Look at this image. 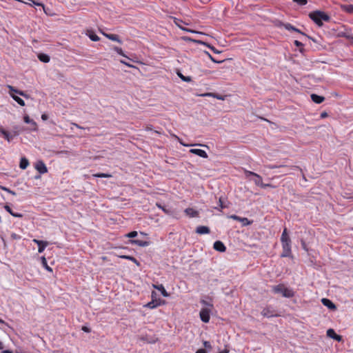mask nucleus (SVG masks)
<instances>
[{"label":"nucleus","mask_w":353,"mask_h":353,"mask_svg":"<svg viewBox=\"0 0 353 353\" xmlns=\"http://www.w3.org/2000/svg\"><path fill=\"white\" fill-rule=\"evenodd\" d=\"M309 17L319 27L323 26V21L328 22L330 20V17L321 10H315L310 12Z\"/></svg>","instance_id":"1"},{"label":"nucleus","mask_w":353,"mask_h":353,"mask_svg":"<svg viewBox=\"0 0 353 353\" xmlns=\"http://www.w3.org/2000/svg\"><path fill=\"white\" fill-rule=\"evenodd\" d=\"M272 291L275 294H281L283 297L286 298H292L294 296L293 290L285 287L284 284L273 286Z\"/></svg>","instance_id":"2"},{"label":"nucleus","mask_w":353,"mask_h":353,"mask_svg":"<svg viewBox=\"0 0 353 353\" xmlns=\"http://www.w3.org/2000/svg\"><path fill=\"white\" fill-rule=\"evenodd\" d=\"M270 168H271V169L282 168V169H283V171H280L279 172H281V173L283 172L284 174L290 173L291 171L293 170H300V168L298 166H288V165H270Z\"/></svg>","instance_id":"3"},{"label":"nucleus","mask_w":353,"mask_h":353,"mask_svg":"<svg viewBox=\"0 0 353 353\" xmlns=\"http://www.w3.org/2000/svg\"><path fill=\"white\" fill-rule=\"evenodd\" d=\"M210 309L202 308L200 311L201 320L204 323H208L210 319Z\"/></svg>","instance_id":"4"},{"label":"nucleus","mask_w":353,"mask_h":353,"mask_svg":"<svg viewBox=\"0 0 353 353\" xmlns=\"http://www.w3.org/2000/svg\"><path fill=\"white\" fill-rule=\"evenodd\" d=\"M157 294L155 292H152V300L148 303L145 306L150 308V309H154V308H156L157 307H158L159 305H161V301L160 300H157V299H154V297L156 296Z\"/></svg>","instance_id":"5"},{"label":"nucleus","mask_w":353,"mask_h":353,"mask_svg":"<svg viewBox=\"0 0 353 353\" xmlns=\"http://www.w3.org/2000/svg\"><path fill=\"white\" fill-rule=\"evenodd\" d=\"M282 26L288 30H292V31L299 32V33L303 34V36L307 37L308 39H312L313 41L316 42V41L314 39H312V37H310L309 36H307L305 34L302 32L300 30L297 29L296 28H295L290 23H282Z\"/></svg>","instance_id":"6"},{"label":"nucleus","mask_w":353,"mask_h":353,"mask_svg":"<svg viewBox=\"0 0 353 353\" xmlns=\"http://www.w3.org/2000/svg\"><path fill=\"white\" fill-rule=\"evenodd\" d=\"M0 133L8 142H10L13 139V137L17 135L16 132L12 134L2 127H0Z\"/></svg>","instance_id":"7"},{"label":"nucleus","mask_w":353,"mask_h":353,"mask_svg":"<svg viewBox=\"0 0 353 353\" xmlns=\"http://www.w3.org/2000/svg\"><path fill=\"white\" fill-rule=\"evenodd\" d=\"M35 168L40 174H45L48 172L47 167L42 161L36 163Z\"/></svg>","instance_id":"8"},{"label":"nucleus","mask_w":353,"mask_h":353,"mask_svg":"<svg viewBox=\"0 0 353 353\" xmlns=\"http://www.w3.org/2000/svg\"><path fill=\"white\" fill-rule=\"evenodd\" d=\"M261 314L263 316L267 317V318H270V317L277 316V314H276L275 311L273 309H272L271 307L264 308L261 312Z\"/></svg>","instance_id":"9"},{"label":"nucleus","mask_w":353,"mask_h":353,"mask_svg":"<svg viewBox=\"0 0 353 353\" xmlns=\"http://www.w3.org/2000/svg\"><path fill=\"white\" fill-rule=\"evenodd\" d=\"M33 242L37 244L38 245V252L39 253H41L44 251L45 248L48 245V243L47 241H43L38 239H33Z\"/></svg>","instance_id":"10"},{"label":"nucleus","mask_w":353,"mask_h":353,"mask_svg":"<svg viewBox=\"0 0 353 353\" xmlns=\"http://www.w3.org/2000/svg\"><path fill=\"white\" fill-rule=\"evenodd\" d=\"M283 252L281 254V257H290L292 255L291 245L287 244L282 245Z\"/></svg>","instance_id":"11"},{"label":"nucleus","mask_w":353,"mask_h":353,"mask_svg":"<svg viewBox=\"0 0 353 353\" xmlns=\"http://www.w3.org/2000/svg\"><path fill=\"white\" fill-rule=\"evenodd\" d=\"M281 241L282 245H286V243L291 245V239L288 234L286 228H285L283 231V233H282L281 237Z\"/></svg>","instance_id":"12"},{"label":"nucleus","mask_w":353,"mask_h":353,"mask_svg":"<svg viewBox=\"0 0 353 353\" xmlns=\"http://www.w3.org/2000/svg\"><path fill=\"white\" fill-rule=\"evenodd\" d=\"M321 303H323V305L326 306L331 310H334L336 309L335 304L328 299L323 298L321 299Z\"/></svg>","instance_id":"13"},{"label":"nucleus","mask_w":353,"mask_h":353,"mask_svg":"<svg viewBox=\"0 0 353 353\" xmlns=\"http://www.w3.org/2000/svg\"><path fill=\"white\" fill-rule=\"evenodd\" d=\"M327 335L329 337H330V338H332V339H334V340H336L337 341H341L342 340V336L341 335H339V334H336L334 330L333 329H331V328L327 330Z\"/></svg>","instance_id":"14"},{"label":"nucleus","mask_w":353,"mask_h":353,"mask_svg":"<svg viewBox=\"0 0 353 353\" xmlns=\"http://www.w3.org/2000/svg\"><path fill=\"white\" fill-rule=\"evenodd\" d=\"M213 248L216 251H219L221 252H223L226 250V247L225 246V245L220 241H215L214 243Z\"/></svg>","instance_id":"15"},{"label":"nucleus","mask_w":353,"mask_h":353,"mask_svg":"<svg viewBox=\"0 0 353 353\" xmlns=\"http://www.w3.org/2000/svg\"><path fill=\"white\" fill-rule=\"evenodd\" d=\"M190 152L198 155L202 158L206 159L208 157V154L205 152V151L201 149H191L190 150Z\"/></svg>","instance_id":"16"},{"label":"nucleus","mask_w":353,"mask_h":353,"mask_svg":"<svg viewBox=\"0 0 353 353\" xmlns=\"http://www.w3.org/2000/svg\"><path fill=\"white\" fill-rule=\"evenodd\" d=\"M196 232L199 234H206L210 232V230L208 226L200 225L196 228Z\"/></svg>","instance_id":"17"},{"label":"nucleus","mask_w":353,"mask_h":353,"mask_svg":"<svg viewBox=\"0 0 353 353\" xmlns=\"http://www.w3.org/2000/svg\"><path fill=\"white\" fill-rule=\"evenodd\" d=\"M103 34L106 38L109 39L110 40H112V41H117V42H118L119 43H122L121 40L119 39V37L117 34H107V33H105V32H103Z\"/></svg>","instance_id":"18"},{"label":"nucleus","mask_w":353,"mask_h":353,"mask_svg":"<svg viewBox=\"0 0 353 353\" xmlns=\"http://www.w3.org/2000/svg\"><path fill=\"white\" fill-rule=\"evenodd\" d=\"M130 243L132 244L137 245L140 247H147L150 245L149 241H141V240H138V239L130 240Z\"/></svg>","instance_id":"19"},{"label":"nucleus","mask_w":353,"mask_h":353,"mask_svg":"<svg viewBox=\"0 0 353 353\" xmlns=\"http://www.w3.org/2000/svg\"><path fill=\"white\" fill-rule=\"evenodd\" d=\"M184 212L190 217H196L199 216V212L191 208H186Z\"/></svg>","instance_id":"20"},{"label":"nucleus","mask_w":353,"mask_h":353,"mask_svg":"<svg viewBox=\"0 0 353 353\" xmlns=\"http://www.w3.org/2000/svg\"><path fill=\"white\" fill-rule=\"evenodd\" d=\"M153 287H154V288L159 290L161 292V294L164 297L169 296V294L167 292V291L165 290L164 286L162 284H161V285H153Z\"/></svg>","instance_id":"21"},{"label":"nucleus","mask_w":353,"mask_h":353,"mask_svg":"<svg viewBox=\"0 0 353 353\" xmlns=\"http://www.w3.org/2000/svg\"><path fill=\"white\" fill-rule=\"evenodd\" d=\"M311 99L314 103H316L317 104L322 103L325 99V98L323 97L317 95L316 94H312Z\"/></svg>","instance_id":"22"},{"label":"nucleus","mask_w":353,"mask_h":353,"mask_svg":"<svg viewBox=\"0 0 353 353\" xmlns=\"http://www.w3.org/2000/svg\"><path fill=\"white\" fill-rule=\"evenodd\" d=\"M86 34L93 41H98L100 39L99 37L92 30H88Z\"/></svg>","instance_id":"23"},{"label":"nucleus","mask_w":353,"mask_h":353,"mask_svg":"<svg viewBox=\"0 0 353 353\" xmlns=\"http://www.w3.org/2000/svg\"><path fill=\"white\" fill-rule=\"evenodd\" d=\"M38 59L41 61V62H43V63H48L50 61V57L46 54H43V53H40L38 54Z\"/></svg>","instance_id":"24"},{"label":"nucleus","mask_w":353,"mask_h":353,"mask_svg":"<svg viewBox=\"0 0 353 353\" xmlns=\"http://www.w3.org/2000/svg\"><path fill=\"white\" fill-rule=\"evenodd\" d=\"M29 165L28 160L23 157L21 159L19 167L22 170H25Z\"/></svg>","instance_id":"25"},{"label":"nucleus","mask_w":353,"mask_h":353,"mask_svg":"<svg viewBox=\"0 0 353 353\" xmlns=\"http://www.w3.org/2000/svg\"><path fill=\"white\" fill-rule=\"evenodd\" d=\"M341 8L348 14H353V5H342Z\"/></svg>","instance_id":"26"},{"label":"nucleus","mask_w":353,"mask_h":353,"mask_svg":"<svg viewBox=\"0 0 353 353\" xmlns=\"http://www.w3.org/2000/svg\"><path fill=\"white\" fill-rule=\"evenodd\" d=\"M254 182L255 185L258 186L263 185V181H262V177L259 175L258 174H256L254 176Z\"/></svg>","instance_id":"27"},{"label":"nucleus","mask_w":353,"mask_h":353,"mask_svg":"<svg viewBox=\"0 0 353 353\" xmlns=\"http://www.w3.org/2000/svg\"><path fill=\"white\" fill-rule=\"evenodd\" d=\"M11 97H12V99L17 103H19L20 105L21 106H24L25 105V102L24 101L21 99L20 97H19L18 96H16V95H14L12 94H10Z\"/></svg>","instance_id":"28"},{"label":"nucleus","mask_w":353,"mask_h":353,"mask_svg":"<svg viewBox=\"0 0 353 353\" xmlns=\"http://www.w3.org/2000/svg\"><path fill=\"white\" fill-rule=\"evenodd\" d=\"M92 176L98 178H111L112 175L108 173H97L92 174Z\"/></svg>","instance_id":"29"},{"label":"nucleus","mask_w":353,"mask_h":353,"mask_svg":"<svg viewBox=\"0 0 353 353\" xmlns=\"http://www.w3.org/2000/svg\"><path fill=\"white\" fill-rule=\"evenodd\" d=\"M41 263H42L43 266L45 268V269L47 270L49 272H52V268L48 266L47 261H46V259L45 258V256H41Z\"/></svg>","instance_id":"30"},{"label":"nucleus","mask_w":353,"mask_h":353,"mask_svg":"<svg viewBox=\"0 0 353 353\" xmlns=\"http://www.w3.org/2000/svg\"><path fill=\"white\" fill-rule=\"evenodd\" d=\"M239 222H241L243 226H246L252 224V221H250L245 217H241Z\"/></svg>","instance_id":"31"},{"label":"nucleus","mask_w":353,"mask_h":353,"mask_svg":"<svg viewBox=\"0 0 353 353\" xmlns=\"http://www.w3.org/2000/svg\"><path fill=\"white\" fill-rule=\"evenodd\" d=\"M177 74L181 78V79L185 82H190L192 81L191 77L189 76H183L181 72H178Z\"/></svg>","instance_id":"32"},{"label":"nucleus","mask_w":353,"mask_h":353,"mask_svg":"<svg viewBox=\"0 0 353 353\" xmlns=\"http://www.w3.org/2000/svg\"><path fill=\"white\" fill-rule=\"evenodd\" d=\"M23 120H24V122L26 123H31L34 127H36V125H37L36 123L32 119H30V117L28 115H26L23 117Z\"/></svg>","instance_id":"33"},{"label":"nucleus","mask_w":353,"mask_h":353,"mask_svg":"<svg viewBox=\"0 0 353 353\" xmlns=\"http://www.w3.org/2000/svg\"><path fill=\"white\" fill-rule=\"evenodd\" d=\"M198 42H199V43H202V44H203V45L207 46L209 48H210V49H211L214 52H215V53H219V52H219V51H218V50H217L214 47H213V46H210V45H209V44H208V43H205V42L200 41H199Z\"/></svg>","instance_id":"34"},{"label":"nucleus","mask_w":353,"mask_h":353,"mask_svg":"<svg viewBox=\"0 0 353 353\" xmlns=\"http://www.w3.org/2000/svg\"><path fill=\"white\" fill-rule=\"evenodd\" d=\"M8 88L9 89L10 94H12V92H14L19 94V92H21V90H19L12 85H8Z\"/></svg>","instance_id":"35"},{"label":"nucleus","mask_w":353,"mask_h":353,"mask_svg":"<svg viewBox=\"0 0 353 353\" xmlns=\"http://www.w3.org/2000/svg\"><path fill=\"white\" fill-rule=\"evenodd\" d=\"M178 140L179 141V143L183 145V146H186V147H189V146H194V145H200V146H204V147H208L207 145H202V144H185L183 143L180 139L179 137H176Z\"/></svg>","instance_id":"36"},{"label":"nucleus","mask_w":353,"mask_h":353,"mask_svg":"<svg viewBox=\"0 0 353 353\" xmlns=\"http://www.w3.org/2000/svg\"><path fill=\"white\" fill-rule=\"evenodd\" d=\"M203 345L205 347L204 349L207 350L208 351L212 350V345L209 341H203Z\"/></svg>","instance_id":"37"},{"label":"nucleus","mask_w":353,"mask_h":353,"mask_svg":"<svg viewBox=\"0 0 353 353\" xmlns=\"http://www.w3.org/2000/svg\"><path fill=\"white\" fill-rule=\"evenodd\" d=\"M113 49L119 54L122 55L123 57H125V55L123 54V50H122V49L121 48L115 46Z\"/></svg>","instance_id":"38"},{"label":"nucleus","mask_w":353,"mask_h":353,"mask_svg":"<svg viewBox=\"0 0 353 353\" xmlns=\"http://www.w3.org/2000/svg\"><path fill=\"white\" fill-rule=\"evenodd\" d=\"M137 236V231H132L126 234V236L128 238H134Z\"/></svg>","instance_id":"39"},{"label":"nucleus","mask_w":353,"mask_h":353,"mask_svg":"<svg viewBox=\"0 0 353 353\" xmlns=\"http://www.w3.org/2000/svg\"><path fill=\"white\" fill-rule=\"evenodd\" d=\"M128 260H130L131 261H132L133 263H134L137 266H139L140 265V263L137 260L136 258H134V256H130V258H128Z\"/></svg>","instance_id":"40"},{"label":"nucleus","mask_w":353,"mask_h":353,"mask_svg":"<svg viewBox=\"0 0 353 353\" xmlns=\"http://www.w3.org/2000/svg\"><path fill=\"white\" fill-rule=\"evenodd\" d=\"M225 97H226V96L219 95V94H216V93H214V97H214V98H216V99H219V100H222V101H223V100H225Z\"/></svg>","instance_id":"41"},{"label":"nucleus","mask_w":353,"mask_h":353,"mask_svg":"<svg viewBox=\"0 0 353 353\" xmlns=\"http://www.w3.org/2000/svg\"><path fill=\"white\" fill-rule=\"evenodd\" d=\"M294 2L297 3L299 5L304 6L307 3V0H292Z\"/></svg>","instance_id":"42"},{"label":"nucleus","mask_w":353,"mask_h":353,"mask_svg":"<svg viewBox=\"0 0 353 353\" xmlns=\"http://www.w3.org/2000/svg\"><path fill=\"white\" fill-rule=\"evenodd\" d=\"M206 54L209 57L211 61H212L214 63H221L223 61H216L209 52H206Z\"/></svg>","instance_id":"43"},{"label":"nucleus","mask_w":353,"mask_h":353,"mask_svg":"<svg viewBox=\"0 0 353 353\" xmlns=\"http://www.w3.org/2000/svg\"><path fill=\"white\" fill-rule=\"evenodd\" d=\"M201 304H203V305H206V306H208V307H213V305L212 303H210V302H208L207 301L205 300H201Z\"/></svg>","instance_id":"44"},{"label":"nucleus","mask_w":353,"mask_h":353,"mask_svg":"<svg viewBox=\"0 0 353 353\" xmlns=\"http://www.w3.org/2000/svg\"><path fill=\"white\" fill-rule=\"evenodd\" d=\"M4 208L5 210L8 212L10 213L11 215L13 214V211L10 208V207L8 205H4Z\"/></svg>","instance_id":"45"},{"label":"nucleus","mask_w":353,"mask_h":353,"mask_svg":"<svg viewBox=\"0 0 353 353\" xmlns=\"http://www.w3.org/2000/svg\"><path fill=\"white\" fill-rule=\"evenodd\" d=\"M1 189H2V190H5V191H6V192H8V193H10V194H12V195H16V193H15L14 191H12V190H10V189H9V188H6V187H1Z\"/></svg>","instance_id":"46"},{"label":"nucleus","mask_w":353,"mask_h":353,"mask_svg":"<svg viewBox=\"0 0 353 353\" xmlns=\"http://www.w3.org/2000/svg\"><path fill=\"white\" fill-rule=\"evenodd\" d=\"M11 238L12 239L19 240L21 239V236H19V234H17L15 233H12V234H11Z\"/></svg>","instance_id":"47"},{"label":"nucleus","mask_w":353,"mask_h":353,"mask_svg":"<svg viewBox=\"0 0 353 353\" xmlns=\"http://www.w3.org/2000/svg\"><path fill=\"white\" fill-rule=\"evenodd\" d=\"M229 218H230V219H233V220L238 221H240V219H241V217H240V216H237V215H235V214L230 215V216H229Z\"/></svg>","instance_id":"48"},{"label":"nucleus","mask_w":353,"mask_h":353,"mask_svg":"<svg viewBox=\"0 0 353 353\" xmlns=\"http://www.w3.org/2000/svg\"><path fill=\"white\" fill-rule=\"evenodd\" d=\"M245 173V175H246L247 177H249L250 176H254L256 174V173H254L253 172L248 171V170H246Z\"/></svg>","instance_id":"49"},{"label":"nucleus","mask_w":353,"mask_h":353,"mask_svg":"<svg viewBox=\"0 0 353 353\" xmlns=\"http://www.w3.org/2000/svg\"><path fill=\"white\" fill-rule=\"evenodd\" d=\"M219 206L221 209H223V208H226V205H225L223 204V202L222 201V199L221 197L219 198Z\"/></svg>","instance_id":"50"},{"label":"nucleus","mask_w":353,"mask_h":353,"mask_svg":"<svg viewBox=\"0 0 353 353\" xmlns=\"http://www.w3.org/2000/svg\"><path fill=\"white\" fill-rule=\"evenodd\" d=\"M214 94L213 92H206V93H204L203 94H201L202 97H214Z\"/></svg>","instance_id":"51"},{"label":"nucleus","mask_w":353,"mask_h":353,"mask_svg":"<svg viewBox=\"0 0 353 353\" xmlns=\"http://www.w3.org/2000/svg\"><path fill=\"white\" fill-rule=\"evenodd\" d=\"M195 353H208V351L205 349H199Z\"/></svg>","instance_id":"52"},{"label":"nucleus","mask_w":353,"mask_h":353,"mask_svg":"<svg viewBox=\"0 0 353 353\" xmlns=\"http://www.w3.org/2000/svg\"><path fill=\"white\" fill-rule=\"evenodd\" d=\"M12 216H14V217H18V218L23 217V214H22L17 213V212H13V214H12Z\"/></svg>","instance_id":"53"},{"label":"nucleus","mask_w":353,"mask_h":353,"mask_svg":"<svg viewBox=\"0 0 353 353\" xmlns=\"http://www.w3.org/2000/svg\"><path fill=\"white\" fill-rule=\"evenodd\" d=\"M294 45L297 47H301V46H303V43L299 41H297V40H295L294 42Z\"/></svg>","instance_id":"54"},{"label":"nucleus","mask_w":353,"mask_h":353,"mask_svg":"<svg viewBox=\"0 0 353 353\" xmlns=\"http://www.w3.org/2000/svg\"><path fill=\"white\" fill-rule=\"evenodd\" d=\"M19 94L22 96V97H25V98H28L29 97L28 95L26 92H24L23 91L19 92Z\"/></svg>","instance_id":"55"},{"label":"nucleus","mask_w":353,"mask_h":353,"mask_svg":"<svg viewBox=\"0 0 353 353\" xmlns=\"http://www.w3.org/2000/svg\"><path fill=\"white\" fill-rule=\"evenodd\" d=\"M328 116L326 112H323L321 113V118L324 119Z\"/></svg>","instance_id":"56"},{"label":"nucleus","mask_w":353,"mask_h":353,"mask_svg":"<svg viewBox=\"0 0 353 353\" xmlns=\"http://www.w3.org/2000/svg\"><path fill=\"white\" fill-rule=\"evenodd\" d=\"M118 257L121 258V259H128V258H130V256H128V255H118Z\"/></svg>","instance_id":"57"},{"label":"nucleus","mask_w":353,"mask_h":353,"mask_svg":"<svg viewBox=\"0 0 353 353\" xmlns=\"http://www.w3.org/2000/svg\"><path fill=\"white\" fill-rule=\"evenodd\" d=\"M121 63H123V64H125V65H128V66H129V67H133L132 65H130V63H128V61H125L121 60Z\"/></svg>","instance_id":"58"},{"label":"nucleus","mask_w":353,"mask_h":353,"mask_svg":"<svg viewBox=\"0 0 353 353\" xmlns=\"http://www.w3.org/2000/svg\"><path fill=\"white\" fill-rule=\"evenodd\" d=\"M272 185L269 183H263V185H261L260 187L263 188H265L266 187H271Z\"/></svg>","instance_id":"59"},{"label":"nucleus","mask_w":353,"mask_h":353,"mask_svg":"<svg viewBox=\"0 0 353 353\" xmlns=\"http://www.w3.org/2000/svg\"><path fill=\"white\" fill-rule=\"evenodd\" d=\"M41 119L44 121L48 119V116L46 114L41 115Z\"/></svg>","instance_id":"60"},{"label":"nucleus","mask_w":353,"mask_h":353,"mask_svg":"<svg viewBox=\"0 0 353 353\" xmlns=\"http://www.w3.org/2000/svg\"><path fill=\"white\" fill-rule=\"evenodd\" d=\"M82 330L84 332H90V329L88 327H85V326L82 327Z\"/></svg>","instance_id":"61"},{"label":"nucleus","mask_w":353,"mask_h":353,"mask_svg":"<svg viewBox=\"0 0 353 353\" xmlns=\"http://www.w3.org/2000/svg\"><path fill=\"white\" fill-rule=\"evenodd\" d=\"M1 353H13L12 351L10 350H3L2 351Z\"/></svg>","instance_id":"62"},{"label":"nucleus","mask_w":353,"mask_h":353,"mask_svg":"<svg viewBox=\"0 0 353 353\" xmlns=\"http://www.w3.org/2000/svg\"><path fill=\"white\" fill-rule=\"evenodd\" d=\"M301 244H302V246H303V249L305 250L306 248H305V242L302 241Z\"/></svg>","instance_id":"63"},{"label":"nucleus","mask_w":353,"mask_h":353,"mask_svg":"<svg viewBox=\"0 0 353 353\" xmlns=\"http://www.w3.org/2000/svg\"><path fill=\"white\" fill-rule=\"evenodd\" d=\"M157 205L158 206V208H161V209H162V210L164 208H163V206H161V205H160V204H158V203H157Z\"/></svg>","instance_id":"64"}]
</instances>
